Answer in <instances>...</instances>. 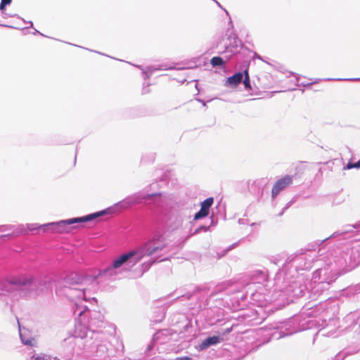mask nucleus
<instances>
[{"mask_svg": "<svg viewBox=\"0 0 360 360\" xmlns=\"http://www.w3.org/2000/svg\"><path fill=\"white\" fill-rule=\"evenodd\" d=\"M105 213L106 212L103 210L82 217H75L66 220H61L57 222L48 223L46 224L40 225L39 229L46 231V228H50L53 231H57L58 233H68L72 230V227L70 226L71 225L89 221L98 217L103 216Z\"/></svg>", "mask_w": 360, "mask_h": 360, "instance_id": "2", "label": "nucleus"}, {"mask_svg": "<svg viewBox=\"0 0 360 360\" xmlns=\"http://www.w3.org/2000/svg\"><path fill=\"white\" fill-rule=\"evenodd\" d=\"M144 251L145 248H139L118 256L110 265L101 271L99 275L116 276L125 264L133 263V265H134L138 263L143 257Z\"/></svg>", "mask_w": 360, "mask_h": 360, "instance_id": "1", "label": "nucleus"}, {"mask_svg": "<svg viewBox=\"0 0 360 360\" xmlns=\"http://www.w3.org/2000/svg\"><path fill=\"white\" fill-rule=\"evenodd\" d=\"M219 341L220 338L218 336L207 338L198 347V349L199 350L205 349L210 347L211 345H214L219 343Z\"/></svg>", "mask_w": 360, "mask_h": 360, "instance_id": "7", "label": "nucleus"}, {"mask_svg": "<svg viewBox=\"0 0 360 360\" xmlns=\"http://www.w3.org/2000/svg\"><path fill=\"white\" fill-rule=\"evenodd\" d=\"M214 202L213 198H208L200 204V210L194 215V219L198 220L209 214V210Z\"/></svg>", "mask_w": 360, "mask_h": 360, "instance_id": "4", "label": "nucleus"}, {"mask_svg": "<svg viewBox=\"0 0 360 360\" xmlns=\"http://www.w3.org/2000/svg\"><path fill=\"white\" fill-rule=\"evenodd\" d=\"M245 78L244 79L243 84L245 85V87L247 89H250L251 87H250V79L248 77V74L247 71H245Z\"/></svg>", "mask_w": 360, "mask_h": 360, "instance_id": "11", "label": "nucleus"}, {"mask_svg": "<svg viewBox=\"0 0 360 360\" xmlns=\"http://www.w3.org/2000/svg\"><path fill=\"white\" fill-rule=\"evenodd\" d=\"M11 2V0H1V3L0 5V9L3 10L5 6L9 4Z\"/></svg>", "mask_w": 360, "mask_h": 360, "instance_id": "12", "label": "nucleus"}, {"mask_svg": "<svg viewBox=\"0 0 360 360\" xmlns=\"http://www.w3.org/2000/svg\"><path fill=\"white\" fill-rule=\"evenodd\" d=\"M73 297L75 299V304L81 307L82 310L79 311V314H82L83 311L87 309V306L82 304V301L89 302V304H94L96 299L88 295L85 290H75L73 291Z\"/></svg>", "mask_w": 360, "mask_h": 360, "instance_id": "3", "label": "nucleus"}, {"mask_svg": "<svg viewBox=\"0 0 360 360\" xmlns=\"http://www.w3.org/2000/svg\"><path fill=\"white\" fill-rule=\"evenodd\" d=\"M140 248H145L144 255H152L154 253L160 251L162 249V247H160V246L151 247L149 243H146L144 245H143L142 247H141Z\"/></svg>", "mask_w": 360, "mask_h": 360, "instance_id": "9", "label": "nucleus"}, {"mask_svg": "<svg viewBox=\"0 0 360 360\" xmlns=\"http://www.w3.org/2000/svg\"><path fill=\"white\" fill-rule=\"evenodd\" d=\"M354 168H360V160L356 163H354Z\"/></svg>", "mask_w": 360, "mask_h": 360, "instance_id": "14", "label": "nucleus"}, {"mask_svg": "<svg viewBox=\"0 0 360 360\" xmlns=\"http://www.w3.org/2000/svg\"><path fill=\"white\" fill-rule=\"evenodd\" d=\"M292 181V177L290 176H285L282 179L278 180L273 188H272V195H277L281 191L284 189L285 187L289 186Z\"/></svg>", "mask_w": 360, "mask_h": 360, "instance_id": "5", "label": "nucleus"}, {"mask_svg": "<svg viewBox=\"0 0 360 360\" xmlns=\"http://www.w3.org/2000/svg\"><path fill=\"white\" fill-rule=\"evenodd\" d=\"M20 335L22 342L25 345L35 346L37 341L35 338L29 335L28 333L25 330H20Z\"/></svg>", "mask_w": 360, "mask_h": 360, "instance_id": "8", "label": "nucleus"}, {"mask_svg": "<svg viewBox=\"0 0 360 360\" xmlns=\"http://www.w3.org/2000/svg\"><path fill=\"white\" fill-rule=\"evenodd\" d=\"M176 360H191V359L188 357H181V358H178Z\"/></svg>", "mask_w": 360, "mask_h": 360, "instance_id": "15", "label": "nucleus"}, {"mask_svg": "<svg viewBox=\"0 0 360 360\" xmlns=\"http://www.w3.org/2000/svg\"><path fill=\"white\" fill-rule=\"evenodd\" d=\"M222 63H223V60L219 57H214L211 60V64L213 66L221 65H222Z\"/></svg>", "mask_w": 360, "mask_h": 360, "instance_id": "10", "label": "nucleus"}, {"mask_svg": "<svg viewBox=\"0 0 360 360\" xmlns=\"http://www.w3.org/2000/svg\"><path fill=\"white\" fill-rule=\"evenodd\" d=\"M354 168V163H348L346 166L347 169Z\"/></svg>", "mask_w": 360, "mask_h": 360, "instance_id": "13", "label": "nucleus"}, {"mask_svg": "<svg viewBox=\"0 0 360 360\" xmlns=\"http://www.w3.org/2000/svg\"><path fill=\"white\" fill-rule=\"evenodd\" d=\"M77 335L79 336L80 338H83L84 336V335H80V334H78Z\"/></svg>", "mask_w": 360, "mask_h": 360, "instance_id": "16", "label": "nucleus"}, {"mask_svg": "<svg viewBox=\"0 0 360 360\" xmlns=\"http://www.w3.org/2000/svg\"><path fill=\"white\" fill-rule=\"evenodd\" d=\"M243 79V74L240 72L236 73L232 77H229L225 85L229 87L235 88Z\"/></svg>", "mask_w": 360, "mask_h": 360, "instance_id": "6", "label": "nucleus"}]
</instances>
